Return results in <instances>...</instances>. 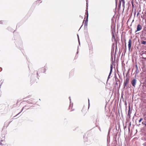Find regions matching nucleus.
Returning <instances> with one entry per match:
<instances>
[{"label": "nucleus", "instance_id": "nucleus-18", "mask_svg": "<svg viewBox=\"0 0 146 146\" xmlns=\"http://www.w3.org/2000/svg\"><path fill=\"white\" fill-rule=\"evenodd\" d=\"M112 37H113L114 38H115V36H114V35H113V34Z\"/></svg>", "mask_w": 146, "mask_h": 146}, {"label": "nucleus", "instance_id": "nucleus-13", "mask_svg": "<svg viewBox=\"0 0 146 146\" xmlns=\"http://www.w3.org/2000/svg\"><path fill=\"white\" fill-rule=\"evenodd\" d=\"M24 108L23 107L21 110V111L19 113H18V114H17L15 116H17V115H18L19 113H20L23 110V108Z\"/></svg>", "mask_w": 146, "mask_h": 146}, {"label": "nucleus", "instance_id": "nucleus-10", "mask_svg": "<svg viewBox=\"0 0 146 146\" xmlns=\"http://www.w3.org/2000/svg\"><path fill=\"white\" fill-rule=\"evenodd\" d=\"M87 12L86 13V14L87 16H86V18L88 19V11L87 10Z\"/></svg>", "mask_w": 146, "mask_h": 146}, {"label": "nucleus", "instance_id": "nucleus-11", "mask_svg": "<svg viewBox=\"0 0 146 146\" xmlns=\"http://www.w3.org/2000/svg\"><path fill=\"white\" fill-rule=\"evenodd\" d=\"M141 43L143 44H146V41H141Z\"/></svg>", "mask_w": 146, "mask_h": 146}, {"label": "nucleus", "instance_id": "nucleus-3", "mask_svg": "<svg viewBox=\"0 0 146 146\" xmlns=\"http://www.w3.org/2000/svg\"><path fill=\"white\" fill-rule=\"evenodd\" d=\"M136 83V80L135 79H134L131 82V84L133 86H135Z\"/></svg>", "mask_w": 146, "mask_h": 146}, {"label": "nucleus", "instance_id": "nucleus-19", "mask_svg": "<svg viewBox=\"0 0 146 146\" xmlns=\"http://www.w3.org/2000/svg\"><path fill=\"white\" fill-rule=\"evenodd\" d=\"M3 141V140H2L1 141V142L0 143V144H2L1 143V142Z\"/></svg>", "mask_w": 146, "mask_h": 146}, {"label": "nucleus", "instance_id": "nucleus-24", "mask_svg": "<svg viewBox=\"0 0 146 146\" xmlns=\"http://www.w3.org/2000/svg\"><path fill=\"white\" fill-rule=\"evenodd\" d=\"M111 58L113 59V57H112V56H111Z\"/></svg>", "mask_w": 146, "mask_h": 146}, {"label": "nucleus", "instance_id": "nucleus-14", "mask_svg": "<svg viewBox=\"0 0 146 146\" xmlns=\"http://www.w3.org/2000/svg\"><path fill=\"white\" fill-rule=\"evenodd\" d=\"M78 35V39L79 43V44H80V40H79V36H78V35Z\"/></svg>", "mask_w": 146, "mask_h": 146}, {"label": "nucleus", "instance_id": "nucleus-7", "mask_svg": "<svg viewBox=\"0 0 146 146\" xmlns=\"http://www.w3.org/2000/svg\"><path fill=\"white\" fill-rule=\"evenodd\" d=\"M88 19L86 18V20H85V23H84V26H87L88 22Z\"/></svg>", "mask_w": 146, "mask_h": 146}, {"label": "nucleus", "instance_id": "nucleus-8", "mask_svg": "<svg viewBox=\"0 0 146 146\" xmlns=\"http://www.w3.org/2000/svg\"><path fill=\"white\" fill-rule=\"evenodd\" d=\"M142 56L143 58L146 59V54L143 53L142 54Z\"/></svg>", "mask_w": 146, "mask_h": 146}, {"label": "nucleus", "instance_id": "nucleus-5", "mask_svg": "<svg viewBox=\"0 0 146 146\" xmlns=\"http://www.w3.org/2000/svg\"><path fill=\"white\" fill-rule=\"evenodd\" d=\"M131 40L130 39L129 40L128 42V46L129 48V50L131 49Z\"/></svg>", "mask_w": 146, "mask_h": 146}, {"label": "nucleus", "instance_id": "nucleus-2", "mask_svg": "<svg viewBox=\"0 0 146 146\" xmlns=\"http://www.w3.org/2000/svg\"><path fill=\"white\" fill-rule=\"evenodd\" d=\"M129 82V79L128 78L126 79L124 81L123 84L124 88H125L127 84Z\"/></svg>", "mask_w": 146, "mask_h": 146}, {"label": "nucleus", "instance_id": "nucleus-4", "mask_svg": "<svg viewBox=\"0 0 146 146\" xmlns=\"http://www.w3.org/2000/svg\"><path fill=\"white\" fill-rule=\"evenodd\" d=\"M112 68H112V65L111 64V65H110V73H109V75L108 76V80L109 78H110V75L111 74V72H112Z\"/></svg>", "mask_w": 146, "mask_h": 146}, {"label": "nucleus", "instance_id": "nucleus-12", "mask_svg": "<svg viewBox=\"0 0 146 146\" xmlns=\"http://www.w3.org/2000/svg\"><path fill=\"white\" fill-rule=\"evenodd\" d=\"M136 67H137V69H136V74H138L139 73V70L138 69L137 65L136 66Z\"/></svg>", "mask_w": 146, "mask_h": 146}, {"label": "nucleus", "instance_id": "nucleus-21", "mask_svg": "<svg viewBox=\"0 0 146 146\" xmlns=\"http://www.w3.org/2000/svg\"><path fill=\"white\" fill-rule=\"evenodd\" d=\"M2 23V21H0V24Z\"/></svg>", "mask_w": 146, "mask_h": 146}, {"label": "nucleus", "instance_id": "nucleus-15", "mask_svg": "<svg viewBox=\"0 0 146 146\" xmlns=\"http://www.w3.org/2000/svg\"><path fill=\"white\" fill-rule=\"evenodd\" d=\"M142 119H143V118H141L140 119H139V122H141V121L142 120Z\"/></svg>", "mask_w": 146, "mask_h": 146}, {"label": "nucleus", "instance_id": "nucleus-26", "mask_svg": "<svg viewBox=\"0 0 146 146\" xmlns=\"http://www.w3.org/2000/svg\"><path fill=\"white\" fill-rule=\"evenodd\" d=\"M139 13H137V15H138Z\"/></svg>", "mask_w": 146, "mask_h": 146}, {"label": "nucleus", "instance_id": "nucleus-9", "mask_svg": "<svg viewBox=\"0 0 146 146\" xmlns=\"http://www.w3.org/2000/svg\"><path fill=\"white\" fill-rule=\"evenodd\" d=\"M130 108H129V110L128 111V115L129 116V117L130 116Z\"/></svg>", "mask_w": 146, "mask_h": 146}, {"label": "nucleus", "instance_id": "nucleus-6", "mask_svg": "<svg viewBox=\"0 0 146 146\" xmlns=\"http://www.w3.org/2000/svg\"><path fill=\"white\" fill-rule=\"evenodd\" d=\"M121 1L122 3L123 6L125 5V0H119V3L120 5H121Z\"/></svg>", "mask_w": 146, "mask_h": 146}, {"label": "nucleus", "instance_id": "nucleus-20", "mask_svg": "<svg viewBox=\"0 0 146 146\" xmlns=\"http://www.w3.org/2000/svg\"><path fill=\"white\" fill-rule=\"evenodd\" d=\"M144 119L145 120H146V117H145Z\"/></svg>", "mask_w": 146, "mask_h": 146}, {"label": "nucleus", "instance_id": "nucleus-17", "mask_svg": "<svg viewBox=\"0 0 146 146\" xmlns=\"http://www.w3.org/2000/svg\"><path fill=\"white\" fill-rule=\"evenodd\" d=\"M145 125L146 127V121L145 122Z\"/></svg>", "mask_w": 146, "mask_h": 146}, {"label": "nucleus", "instance_id": "nucleus-1", "mask_svg": "<svg viewBox=\"0 0 146 146\" xmlns=\"http://www.w3.org/2000/svg\"><path fill=\"white\" fill-rule=\"evenodd\" d=\"M142 29V26L140 24H138L137 25V30L135 31V33H136L137 31H140Z\"/></svg>", "mask_w": 146, "mask_h": 146}, {"label": "nucleus", "instance_id": "nucleus-25", "mask_svg": "<svg viewBox=\"0 0 146 146\" xmlns=\"http://www.w3.org/2000/svg\"><path fill=\"white\" fill-rule=\"evenodd\" d=\"M37 75H38V72H37Z\"/></svg>", "mask_w": 146, "mask_h": 146}, {"label": "nucleus", "instance_id": "nucleus-23", "mask_svg": "<svg viewBox=\"0 0 146 146\" xmlns=\"http://www.w3.org/2000/svg\"><path fill=\"white\" fill-rule=\"evenodd\" d=\"M88 104H89V105L90 104V103H89V99H88Z\"/></svg>", "mask_w": 146, "mask_h": 146}, {"label": "nucleus", "instance_id": "nucleus-16", "mask_svg": "<svg viewBox=\"0 0 146 146\" xmlns=\"http://www.w3.org/2000/svg\"><path fill=\"white\" fill-rule=\"evenodd\" d=\"M46 71V69L45 68H44V72H45Z\"/></svg>", "mask_w": 146, "mask_h": 146}, {"label": "nucleus", "instance_id": "nucleus-22", "mask_svg": "<svg viewBox=\"0 0 146 146\" xmlns=\"http://www.w3.org/2000/svg\"><path fill=\"white\" fill-rule=\"evenodd\" d=\"M2 70V68H0V72Z\"/></svg>", "mask_w": 146, "mask_h": 146}]
</instances>
